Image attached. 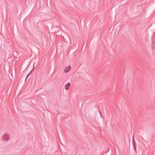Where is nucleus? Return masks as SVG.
I'll list each match as a JSON object with an SVG mask.
<instances>
[{"label": "nucleus", "mask_w": 155, "mask_h": 155, "mask_svg": "<svg viewBox=\"0 0 155 155\" xmlns=\"http://www.w3.org/2000/svg\"><path fill=\"white\" fill-rule=\"evenodd\" d=\"M132 144L133 146L136 145V143L135 142V138L134 135L132 137Z\"/></svg>", "instance_id": "obj_5"}, {"label": "nucleus", "mask_w": 155, "mask_h": 155, "mask_svg": "<svg viewBox=\"0 0 155 155\" xmlns=\"http://www.w3.org/2000/svg\"><path fill=\"white\" fill-rule=\"evenodd\" d=\"M133 146V148H134V151H136V145H134V146Z\"/></svg>", "instance_id": "obj_7"}, {"label": "nucleus", "mask_w": 155, "mask_h": 155, "mask_svg": "<svg viewBox=\"0 0 155 155\" xmlns=\"http://www.w3.org/2000/svg\"><path fill=\"white\" fill-rule=\"evenodd\" d=\"M2 137L3 139L6 141H8L9 139V135L6 134H4L2 136Z\"/></svg>", "instance_id": "obj_2"}, {"label": "nucleus", "mask_w": 155, "mask_h": 155, "mask_svg": "<svg viewBox=\"0 0 155 155\" xmlns=\"http://www.w3.org/2000/svg\"><path fill=\"white\" fill-rule=\"evenodd\" d=\"M152 47L153 49L155 47V37L153 35H152L151 38Z\"/></svg>", "instance_id": "obj_1"}, {"label": "nucleus", "mask_w": 155, "mask_h": 155, "mask_svg": "<svg viewBox=\"0 0 155 155\" xmlns=\"http://www.w3.org/2000/svg\"><path fill=\"white\" fill-rule=\"evenodd\" d=\"M71 69V67L70 66H67L64 69V72L65 73H67L70 71Z\"/></svg>", "instance_id": "obj_3"}, {"label": "nucleus", "mask_w": 155, "mask_h": 155, "mask_svg": "<svg viewBox=\"0 0 155 155\" xmlns=\"http://www.w3.org/2000/svg\"><path fill=\"white\" fill-rule=\"evenodd\" d=\"M33 70H34V68L32 69V70L31 71V72L27 74V76L26 77L25 81L27 79V78L31 74L32 72L33 71Z\"/></svg>", "instance_id": "obj_6"}, {"label": "nucleus", "mask_w": 155, "mask_h": 155, "mask_svg": "<svg viewBox=\"0 0 155 155\" xmlns=\"http://www.w3.org/2000/svg\"><path fill=\"white\" fill-rule=\"evenodd\" d=\"M100 112V114L101 115V113L100 112Z\"/></svg>", "instance_id": "obj_8"}, {"label": "nucleus", "mask_w": 155, "mask_h": 155, "mask_svg": "<svg viewBox=\"0 0 155 155\" xmlns=\"http://www.w3.org/2000/svg\"><path fill=\"white\" fill-rule=\"evenodd\" d=\"M70 86V83L68 82L66 84L65 86V89L66 90H68L69 89V87Z\"/></svg>", "instance_id": "obj_4"}]
</instances>
